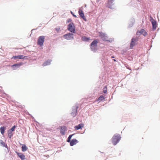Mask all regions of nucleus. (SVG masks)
<instances>
[{"label":"nucleus","mask_w":160,"mask_h":160,"mask_svg":"<svg viewBox=\"0 0 160 160\" xmlns=\"http://www.w3.org/2000/svg\"><path fill=\"white\" fill-rule=\"evenodd\" d=\"M78 142V141L76 139H73L70 142V144L71 146H73Z\"/></svg>","instance_id":"nucleus-14"},{"label":"nucleus","mask_w":160,"mask_h":160,"mask_svg":"<svg viewBox=\"0 0 160 160\" xmlns=\"http://www.w3.org/2000/svg\"><path fill=\"white\" fill-rule=\"evenodd\" d=\"M99 33V37H100L103 40L105 41H107L108 42H112L113 41V39H111L110 40H108V37L106 36L105 33H103L102 32H100Z\"/></svg>","instance_id":"nucleus-3"},{"label":"nucleus","mask_w":160,"mask_h":160,"mask_svg":"<svg viewBox=\"0 0 160 160\" xmlns=\"http://www.w3.org/2000/svg\"><path fill=\"white\" fill-rule=\"evenodd\" d=\"M16 126H13L11 129L9 130H11V131H12V132L14 131L15 130V128Z\"/></svg>","instance_id":"nucleus-27"},{"label":"nucleus","mask_w":160,"mask_h":160,"mask_svg":"<svg viewBox=\"0 0 160 160\" xmlns=\"http://www.w3.org/2000/svg\"><path fill=\"white\" fill-rule=\"evenodd\" d=\"M63 37L68 40H72L73 39V34L69 33L63 35Z\"/></svg>","instance_id":"nucleus-7"},{"label":"nucleus","mask_w":160,"mask_h":160,"mask_svg":"<svg viewBox=\"0 0 160 160\" xmlns=\"http://www.w3.org/2000/svg\"><path fill=\"white\" fill-rule=\"evenodd\" d=\"M22 65V64H13L12 66V67L14 69H16V68H14V67H19L21 65Z\"/></svg>","instance_id":"nucleus-21"},{"label":"nucleus","mask_w":160,"mask_h":160,"mask_svg":"<svg viewBox=\"0 0 160 160\" xmlns=\"http://www.w3.org/2000/svg\"><path fill=\"white\" fill-rule=\"evenodd\" d=\"M78 13L80 16V17L83 18V19L85 21H87L86 18L84 16V13L83 11L82 7H81L79 8Z\"/></svg>","instance_id":"nucleus-5"},{"label":"nucleus","mask_w":160,"mask_h":160,"mask_svg":"<svg viewBox=\"0 0 160 160\" xmlns=\"http://www.w3.org/2000/svg\"><path fill=\"white\" fill-rule=\"evenodd\" d=\"M107 87L105 86L103 88V92L104 93H105L107 92Z\"/></svg>","instance_id":"nucleus-25"},{"label":"nucleus","mask_w":160,"mask_h":160,"mask_svg":"<svg viewBox=\"0 0 160 160\" xmlns=\"http://www.w3.org/2000/svg\"><path fill=\"white\" fill-rule=\"evenodd\" d=\"M98 41L97 39H95L90 44V48L92 51L93 52L96 51L97 50V44Z\"/></svg>","instance_id":"nucleus-2"},{"label":"nucleus","mask_w":160,"mask_h":160,"mask_svg":"<svg viewBox=\"0 0 160 160\" xmlns=\"http://www.w3.org/2000/svg\"><path fill=\"white\" fill-rule=\"evenodd\" d=\"M112 58H114V57H113V56H112Z\"/></svg>","instance_id":"nucleus-32"},{"label":"nucleus","mask_w":160,"mask_h":160,"mask_svg":"<svg viewBox=\"0 0 160 160\" xmlns=\"http://www.w3.org/2000/svg\"><path fill=\"white\" fill-rule=\"evenodd\" d=\"M8 137L9 138H11L13 134L12 131L11 130H8Z\"/></svg>","instance_id":"nucleus-22"},{"label":"nucleus","mask_w":160,"mask_h":160,"mask_svg":"<svg viewBox=\"0 0 160 160\" xmlns=\"http://www.w3.org/2000/svg\"><path fill=\"white\" fill-rule=\"evenodd\" d=\"M68 30L72 32L75 33L76 31L75 27L72 22H71L68 25Z\"/></svg>","instance_id":"nucleus-4"},{"label":"nucleus","mask_w":160,"mask_h":160,"mask_svg":"<svg viewBox=\"0 0 160 160\" xmlns=\"http://www.w3.org/2000/svg\"><path fill=\"white\" fill-rule=\"evenodd\" d=\"M152 29L154 30L156 29L157 27V22L156 21L153 20V21L152 22Z\"/></svg>","instance_id":"nucleus-12"},{"label":"nucleus","mask_w":160,"mask_h":160,"mask_svg":"<svg viewBox=\"0 0 160 160\" xmlns=\"http://www.w3.org/2000/svg\"><path fill=\"white\" fill-rule=\"evenodd\" d=\"M25 57L23 55L15 56H13L12 58H14V59H16L17 58L23 59Z\"/></svg>","instance_id":"nucleus-16"},{"label":"nucleus","mask_w":160,"mask_h":160,"mask_svg":"<svg viewBox=\"0 0 160 160\" xmlns=\"http://www.w3.org/2000/svg\"><path fill=\"white\" fill-rule=\"evenodd\" d=\"M74 135V134H72V135H70L68 138V140H67V142H70V141H71V139L72 138V136H73V135Z\"/></svg>","instance_id":"nucleus-23"},{"label":"nucleus","mask_w":160,"mask_h":160,"mask_svg":"<svg viewBox=\"0 0 160 160\" xmlns=\"http://www.w3.org/2000/svg\"><path fill=\"white\" fill-rule=\"evenodd\" d=\"M104 99V97L102 96H100L98 99V100L102 101Z\"/></svg>","instance_id":"nucleus-24"},{"label":"nucleus","mask_w":160,"mask_h":160,"mask_svg":"<svg viewBox=\"0 0 160 160\" xmlns=\"http://www.w3.org/2000/svg\"><path fill=\"white\" fill-rule=\"evenodd\" d=\"M18 155L22 160H24L25 159V156L21 153L16 152Z\"/></svg>","instance_id":"nucleus-13"},{"label":"nucleus","mask_w":160,"mask_h":160,"mask_svg":"<svg viewBox=\"0 0 160 160\" xmlns=\"http://www.w3.org/2000/svg\"><path fill=\"white\" fill-rule=\"evenodd\" d=\"M6 128L3 126L1 127L0 128V131L2 134L3 135L4 133L5 130H6Z\"/></svg>","instance_id":"nucleus-19"},{"label":"nucleus","mask_w":160,"mask_h":160,"mask_svg":"<svg viewBox=\"0 0 160 160\" xmlns=\"http://www.w3.org/2000/svg\"><path fill=\"white\" fill-rule=\"evenodd\" d=\"M84 127V124L82 123H80L78 125L75 126L74 127V128L76 130H78L80 129L81 128H83Z\"/></svg>","instance_id":"nucleus-15"},{"label":"nucleus","mask_w":160,"mask_h":160,"mask_svg":"<svg viewBox=\"0 0 160 160\" xmlns=\"http://www.w3.org/2000/svg\"><path fill=\"white\" fill-rule=\"evenodd\" d=\"M44 39L45 37L44 36L39 37L38 40L37 44L40 46H42L43 44Z\"/></svg>","instance_id":"nucleus-6"},{"label":"nucleus","mask_w":160,"mask_h":160,"mask_svg":"<svg viewBox=\"0 0 160 160\" xmlns=\"http://www.w3.org/2000/svg\"><path fill=\"white\" fill-rule=\"evenodd\" d=\"M113 60H114V61H116V60H115V59H114Z\"/></svg>","instance_id":"nucleus-31"},{"label":"nucleus","mask_w":160,"mask_h":160,"mask_svg":"<svg viewBox=\"0 0 160 160\" xmlns=\"http://www.w3.org/2000/svg\"><path fill=\"white\" fill-rule=\"evenodd\" d=\"M55 30L58 32L59 31V28H55Z\"/></svg>","instance_id":"nucleus-30"},{"label":"nucleus","mask_w":160,"mask_h":160,"mask_svg":"<svg viewBox=\"0 0 160 160\" xmlns=\"http://www.w3.org/2000/svg\"><path fill=\"white\" fill-rule=\"evenodd\" d=\"M136 34L137 35L143 34L144 36H145L147 35V32L144 29H141L140 30L137 31L136 33Z\"/></svg>","instance_id":"nucleus-10"},{"label":"nucleus","mask_w":160,"mask_h":160,"mask_svg":"<svg viewBox=\"0 0 160 160\" xmlns=\"http://www.w3.org/2000/svg\"><path fill=\"white\" fill-rule=\"evenodd\" d=\"M138 41V39L136 38H133L132 39V41L130 44V48L131 49L133 47L137 44V42Z\"/></svg>","instance_id":"nucleus-9"},{"label":"nucleus","mask_w":160,"mask_h":160,"mask_svg":"<svg viewBox=\"0 0 160 160\" xmlns=\"http://www.w3.org/2000/svg\"><path fill=\"white\" fill-rule=\"evenodd\" d=\"M28 149V148L26 147L25 145L23 144L22 147V150L23 152L26 151Z\"/></svg>","instance_id":"nucleus-20"},{"label":"nucleus","mask_w":160,"mask_h":160,"mask_svg":"<svg viewBox=\"0 0 160 160\" xmlns=\"http://www.w3.org/2000/svg\"><path fill=\"white\" fill-rule=\"evenodd\" d=\"M78 108V106L76 105L73 107L72 112L71 113V115L73 117H74L76 116Z\"/></svg>","instance_id":"nucleus-8"},{"label":"nucleus","mask_w":160,"mask_h":160,"mask_svg":"<svg viewBox=\"0 0 160 160\" xmlns=\"http://www.w3.org/2000/svg\"><path fill=\"white\" fill-rule=\"evenodd\" d=\"M71 13L72 15L75 18H76L77 17L75 15H74L72 12V11H71Z\"/></svg>","instance_id":"nucleus-28"},{"label":"nucleus","mask_w":160,"mask_h":160,"mask_svg":"<svg viewBox=\"0 0 160 160\" xmlns=\"http://www.w3.org/2000/svg\"><path fill=\"white\" fill-rule=\"evenodd\" d=\"M51 62V60H48L46 61L42 64V66H45L47 65H48L50 64V63Z\"/></svg>","instance_id":"nucleus-18"},{"label":"nucleus","mask_w":160,"mask_h":160,"mask_svg":"<svg viewBox=\"0 0 160 160\" xmlns=\"http://www.w3.org/2000/svg\"><path fill=\"white\" fill-rule=\"evenodd\" d=\"M60 132L61 134L64 135L65 134V132L67 130L66 127L65 126L60 127Z\"/></svg>","instance_id":"nucleus-11"},{"label":"nucleus","mask_w":160,"mask_h":160,"mask_svg":"<svg viewBox=\"0 0 160 160\" xmlns=\"http://www.w3.org/2000/svg\"><path fill=\"white\" fill-rule=\"evenodd\" d=\"M90 39L89 38H88L85 36H82L81 38V40L84 42H88Z\"/></svg>","instance_id":"nucleus-17"},{"label":"nucleus","mask_w":160,"mask_h":160,"mask_svg":"<svg viewBox=\"0 0 160 160\" xmlns=\"http://www.w3.org/2000/svg\"><path fill=\"white\" fill-rule=\"evenodd\" d=\"M0 143L1 144L2 146H5V143L2 140H0Z\"/></svg>","instance_id":"nucleus-26"},{"label":"nucleus","mask_w":160,"mask_h":160,"mask_svg":"<svg viewBox=\"0 0 160 160\" xmlns=\"http://www.w3.org/2000/svg\"><path fill=\"white\" fill-rule=\"evenodd\" d=\"M72 21L71 19H68L67 20V22H71Z\"/></svg>","instance_id":"nucleus-29"},{"label":"nucleus","mask_w":160,"mask_h":160,"mask_svg":"<svg viewBox=\"0 0 160 160\" xmlns=\"http://www.w3.org/2000/svg\"><path fill=\"white\" fill-rule=\"evenodd\" d=\"M121 137L118 134H115L113 137L112 140L114 145H116L119 141Z\"/></svg>","instance_id":"nucleus-1"}]
</instances>
